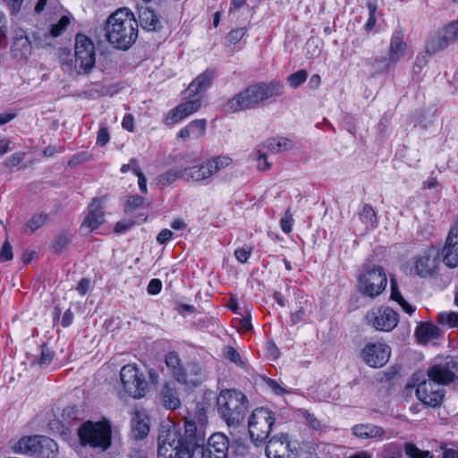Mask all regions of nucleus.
Masks as SVG:
<instances>
[{"label":"nucleus","instance_id":"nucleus-1","mask_svg":"<svg viewBox=\"0 0 458 458\" xmlns=\"http://www.w3.org/2000/svg\"><path fill=\"white\" fill-rule=\"evenodd\" d=\"M105 36L108 43L118 50H128L138 38V22L128 9H120L106 20Z\"/></svg>","mask_w":458,"mask_h":458},{"label":"nucleus","instance_id":"nucleus-2","mask_svg":"<svg viewBox=\"0 0 458 458\" xmlns=\"http://www.w3.org/2000/svg\"><path fill=\"white\" fill-rule=\"evenodd\" d=\"M284 89V84L276 81L250 85L230 98L223 106V111L225 114H233L254 108L269 98L282 96Z\"/></svg>","mask_w":458,"mask_h":458},{"label":"nucleus","instance_id":"nucleus-3","mask_svg":"<svg viewBox=\"0 0 458 458\" xmlns=\"http://www.w3.org/2000/svg\"><path fill=\"white\" fill-rule=\"evenodd\" d=\"M248 404L245 394L233 389L220 392L216 399L218 414L229 427H237L243 421Z\"/></svg>","mask_w":458,"mask_h":458},{"label":"nucleus","instance_id":"nucleus-4","mask_svg":"<svg viewBox=\"0 0 458 458\" xmlns=\"http://www.w3.org/2000/svg\"><path fill=\"white\" fill-rule=\"evenodd\" d=\"M13 449L15 453L38 458H55L58 454L57 444L52 438L44 436L21 437L13 445Z\"/></svg>","mask_w":458,"mask_h":458},{"label":"nucleus","instance_id":"nucleus-5","mask_svg":"<svg viewBox=\"0 0 458 458\" xmlns=\"http://www.w3.org/2000/svg\"><path fill=\"white\" fill-rule=\"evenodd\" d=\"M233 163L229 157L216 156L205 162L183 168L182 180L206 184L211 177Z\"/></svg>","mask_w":458,"mask_h":458},{"label":"nucleus","instance_id":"nucleus-6","mask_svg":"<svg viewBox=\"0 0 458 458\" xmlns=\"http://www.w3.org/2000/svg\"><path fill=\"white\" fill-rule=\"evenodd\" d=\"M387 284L384 268L377 265H365L358 277L357 289L362 295L372 299L379 296Z\"/></svg>","mask_w":458,"mask_h":458},{"label":"nucleus","instance_id":"nucleus-7","mask_svg":"<svg viewBox=\"0 0 458 458\" xmlns=\"http://www.w3.org/2000/svg\"><path fill=\"white\" fill-rule=\"evenodd\" d=\"M82 445L106 450L111 445V426L107 421L83 423L78 430Z\"/></svg>","mask_w":458,"mask_h":458},{"label":"nucleus","instance_id":"nucleus-8","mask_svg":"<svg viewBox=\"0 0 458 458\" xmlns=\"http://www.w3.org/2000/svg\"><path fill=\"white\" fill-rule=\"evenodd\" d=\"M275 423L274 413L267 408L255 409L248 422V429L250 439L255 443L266 440Z\"/></svg>","mask_w":458,"mask_h":458},{"label":"nucleus","instance_id":"nucleus-9","mask_svg":"<svg viewBox=\"0 0 458 458\" xmlns=\"http://www.w3.org/2000/svg\"><path fill=\"white\" fill-rule=\"evenodd\" d=\"M120 378L124 391L134 399L144 397L148 392V384L144 374L136 365H124L120 370Z\"/></svg>","mask_w":458,"mask_h":458},{"label":"nucleus","instance_id":"nucleus-10","mask_svg":"<svg viewBox=\"0 0 458 458\" xmlns=\"http://www.w3.org/2000/svg\"><path fill=\"white\" fill-rule=\"evenodd\" d=\"M96 63L95 46L85 35L78 34L75 38L74 67L78 74L91 72Z\"/></svg>","mask_w":458,"mask_h":458},{"label":"nucleus","instance_id":"nucleus-11","mask_svg":"<svg viewBox=\"0 0 458 458\" xmlns=\"http://www.w3.org/2000/svg\"><path fill=\"white\" fill-rule=\"evenodd\" d=\"M165 364L173 377L180 383L196 386L199 382L200 369L198 365L188 363L183 365L175 352H169L165 359Z\"/></svg>","mask_w":458,"mask_h":458},{"label":"nucleus","instance_id":"nucleus-12","mask_svg":"<svg viewBox=\"0 0 458 458\" xmlns=\"http://www.w3.org/2000/svg\"><path fill=\"white\" fill-rule=\"evenodd\" d=\"M182 451V432L172 425L158 437L157 458H178Z\"/></svg>","mask_w":458,"mask_h":458},{"label":"nucleus","instance_id":"nucleus-13","mask_svg":"<svg viewBox=\"0 0 458 458\" xmlns=\"http://www.w3.org/2000/svg\"><path fill=\"white\" fill-rule=\"evenodd\" d=\"M365 318L368 325L371 326L375 330L382 332H391L397 327L399 322L398 313L386 306L369 310Z\"/></svg>","mask_w":458,"mask_h":458},{"label":"nucleus","instance_id":"nucleus-14","mask_svg":"<svg viewBox=\"0 0 458 458\" xmlns=\"http://www.w3.org/2000/svg\"><path fill=\"white\" fill-rule=\"evenodd\" d=\"M427 375L442 386L458 381V356H448L443 362L431 366Z\"/></svg>","mask_w":458,"mask_h":458},{"label":"nucleus","instance_id":"nucleus-15","mask_svg":"<svg viewBox=\"0 0 458 458\" xmlns=\"http://www.w3.org/2000/svg\"><path fill=\"white\" fill-rule=\"evenodd\" d=\"M458 40V20L451 21L440 30L428 41V53L434 54L447 48Z\"/></svg>","mask_w":458,"mask_h":458},{"label":"nucleus","instance_id":"nucleus-16","mask_svg":"<svg viewBox=\"0 0 458 458\" xmlns=\"http://www.w3.org/2000/svg\"><path fill=\"white\" fill-rule=\"evenodd\" d=\"M391 355L390 347L384 343H369L360 351L363 361L371 368H381Z\"/></svg>","mask_w":458,"mask_h":458},{"label":"nucleus","instance_id":"nucleus-17","mask_svg":"<svg viewBox=\"0 0 458 458\" xmlns=\"http://www.w3.org/2000/svg\"><path fill=\"white\" fill-rule=\"evenodd\" d=\"M416 395L423 403L437 407L442 403L445 394L442 385L428 377L417 386Z\"/></svg>","mask_w":458,"mask_h":458},{"label":"nucleus","instance_id":"nucleus-18","mask_svg":"<svg viewBox=\"0 0 458 458\" xmlns=\"http://www.w3.org/2000/svg\"><path fill=\"white\" fill-rule=\"evenodd\" d=\"M266 455L267 458H296V447L292 448L286 435H276L267 442Z\"/></svg>","mask_w":458,"mask_h":458},{"label":"nucleus","instance_id":"nucleus-19","mask_svg":"<svg viewBox=\"0 0 458 458\" xmlns=\"http://www.w3.org/2000/svg\"><path fill=\"white\" fill-rule=\"evenodd\" d=\"M105 198H94L88 207L89 214L85 217L82 227L89 231L96 230L104 223V205Z\"/></svg>","mask_w":458,"mask_h":458},{"label":"nucleus","instance_id":"nucleus-20","mask_svg":"<svg viewBox=\"0 0 458 458\" xmlns=\"http://www.w3.org/2000/svg\"><path fill=\"white\" fill-rule=\"evenodd\" d=\"M229 440L223 433L212 434L206 447L208 458H229Z\"/></svg>","mask_w":458,"mask_h":458},{"label":"nucleus","instance_id":"nucleus-21","mask_svg":"<svg viewBox=\"0 0 458 458\" xmlns=\"http://www.w3.org/2000/svg\"><path fill=\"white\" fill-rule=\"evenodd\" d=\"M437 259L433 250H428L423 255L414 259L415 274L420 277H429L436 274Z\"/></svg>","mask_w":458,"mask_h":458},{"label":"nucleus","instance_id":"nucleus-22","mask_svg":"<svg viewBox=\"0 0 458 458\" xmlns=\"http://www.w3.org/2000/svg\"><path fill=\"white\" fill-rule=\"evenodd\" d=\"M205 438L206 436L202 428H199L193 420H185L184 434L183 436L182 435V447L195 444H204Z\"/></svg>","mask_w":458,"mask_h":458},{"label":"nucleus","instance_id":"nucleus-23","mask_svg":"<svg viewBox=\"0 0 458 458\" xmlns=\"http://www.w3.org/2000/svg\"><path fill=\"white\" fill-rule=\"evenodd\" d=\"M207 128V121L205 119H197L189 123L185 127L182 128L177 136L182 141H187L191 139L197 140L201 138Z\"/></svg>","mask_w":458,"mask_h":458},{"label":"nucleus","instance_id":"nucleus-24","mask_svg":"<svg viewBox=\"0 0 458 458\" xmlns=\"http://www.w3.org/2000/svg\"><path fill=\"white\" fill-rule=\"evenodd\" d=\"M403 33L401 30L394 31L388 52V61L390 64H396L405 54L407 45L403 40Z\"/></svg>","mask_w":458,"mask_h":458},{"label":"nucleus","instance_id":"nucleus-25","mask_svg":"<svg viewBox=\"0 0 458 458\" xmlns=\"http://www.w3.org/2000/svg\"><path fill=\"white\" fill-rule=\"evenodd\" d=\"M352 434L361 439L379 438L386 434L382 427L371 424H357L352 428Z\"/></svg>","mask_w":458,"mask_h":458},{"label":"nucleus","instance_id":"nucleus-26","mask_svg":"<svg viewBox=\"0 0 458 458\" xmlns=\"http://www.w3.org/2000/svg\"><path fill=\"white\" fill-rule=\"evenodd\" d=\"M440 335V329L433 323H421L415 330V336L420 344H426L431 340L437 339Z\"/></svg>","mask_w":458,"mask_h":458},{"label":"nucleus","instance_id":"nucleus-27","mask_svg":"<svg viewBox=\"0 0 458 458\" xmlns=\"http://www.w3.org/2000/svg\"><path fill=\"white\" fill-rule=\"evenodd\" d=\"M149 426L147 416L142 411H135L131 419V435L135 439H142L148 436Z\"/></svg>","mask_w":458,"mask_h":458},{"label":"nucleus","instance_id":"nucleus-28","mask_svg":"<svg viewBox=\"0 0 458 458\" xmlns=\"http://www.w3.org/2000/svg\"><path fill=\"white\" fill-rule=\"evenodd\" d=\"M214 78V72L210 70L205 71L199 75L188 87L187 92L189 97H195L202 90L207 89Z\"/></svg>","mask_w":458,"mask_h":458},{"label":"nucleus","instance_id":"nucleus-29","mask_svg":"<svg viewBox=\"0 0 458 458\" xmlns=\"http://www.w3.org/2000/svg\"><path fill=\"white\" fill-rule=\"evenodd\" d=\"M260 148L267 154H279L293 148V143L286 138H273L266 140Z\"/></svg>","mask_w":458,"mask_h":458},{"label":"nucleus","instance_id":"nucleus-30","mask_svg":"<svg viewBox=\"0 0 458 458\" xmlns=\"http://www.w3.org/2000/svg\"><path fill=\"white\" fill-rule=\"evenodd\" d=\"M139 20L141 28L147 31H157L161 28L157 15L149 8H145L140 11Z\"/></svg>","mask_w":458,"mask_h":458},{"label":"nucleus","instance_id":"nucleus-31","mask_svg":"<svg viewBox=\"0 0 458 458\" xmlns=\"http://www.w3.org/2000/svg\"><path fill=\"white\" fill-rule=\"evenodd\" d=\"M164 406L168 410H176L181 406V400L175 387L166 383L161 391Z\"/></svg>","mask_w":458,"mask_h":458},{"label":"nucleus","instance_id":"nucleus-32","mask_svg":"<svg viewBox=\"0 0 458 458\" xmlns=\"http://www.w3.org/2000/svg\"><path fill=\"white\" fill-rule=\"evenodd\" d=\"M12 52L16 58H27L31 53V44L29 38L23 36L15 38Z\"/></svg>","mask_w":458,"mask_h":458},{"label":"nucleus","instance_id":"nucleus-33","mask_svg":"<svg viewBox=\"0 0 458 458\" xmlns=\"http://www.w3.org/2000/svg\"><path fill=\"white\" fill-rule=\"evenodd\" d=\"M360 221L366 225L367 229H372L377 224V215L373 208L368 204L363 205L359 212Z\"/></svg>","mask_w":458,"mask_h":458},{"label":"nucleus","instance_id":"nucleus-34","mask_svg":"<svg viewBox=\"0 0 458 458\" xmlns=\"http://www.w3.org/2000/svg\"><path fill=\"white\" fill-rule=\"evenodd\" d=\"M181 454L186 456V458H204L207 452L204 444H195L182 447Z\"/></svg>","mask_w":458,"mask_h":458},{"label":"nucleus","instance_id":"nucleus-35","mask_svg":"<svg viewBox=\"0 0 458 458\" xmlns=\"http://www.w3.org/2000/svg\"><path fill=\"white\" fill-rule=\"evenodd\" d=\"M403 450L405 454L410 458H434L429 451H422L413 443H405Z\"/></svg>","mask_w":458,"mask_h":458},{"label":"nucleus","instance_id":"nucleus-36","mask_svg":"<svg viewBox=\"0 0 458 458\" xmlns=\"http://www.w3.org/2000/svg\"><path fill=\"white\" fill-rule=\"evenodd\" d=\"M183 169H170L158 176V182L163 185H169L178 179H182Z\"/></svg>","mask_w":458,"mask_h":458},{"label":"nucleus","instance_id":"nucleus-37","mask_svg":"<svg viewBox=\"0 0 458 458\" xmlns=\"http://www.w3.org/2000/svg\"><path fill=\"white\" fill-rule=\"evenodd\" d=\"M437 322L449 327H458V312H441L437 316Z\"/></svg>","mask_w":458,"mask_h":458},{"label":"nucleus","instance_id":"nucleus-38","mask_svg":"<svg viewBox=\"0 0 458 458\" xmlns=\"http://www.w3.org/2000/svg\"><path fill=\"white\" fill-rule=\"evenodd\" d=\"M307 71L301 69L289 75L286 81L291 88L297 89L307 81Z\"/></svg>","mask_w":458,"mask_h":458},{"label":"nucleus","instance_id":"nucleus-39","mask_svg":"<svg viewBox=\"0 0 458 458\" xmlns=\"http://www.w3.org/2000/svg\"><path fill=\"white\" fill-rule=\"evenodd\" d=\"M72 236L69 233H63L58 234L53 241L52 246L55 252H62L71 243Z\"/></svg>","mask_w":458,"mask_h":458},{"label":"nucleus","instance_id":"nucleus-40","mask_svg":"<svg viewBox=\"0 0 458 458\" xmlns=\"http://www.w3.org/2000/svg\"><path fill=\"white\" fill-rule=\"evenodd\" d=\"M201 106V101L199 98H194L185 103L181 104L179 106L182 111L185 117L191 115V114L197 112Z\"/></svg>","mask_w":458,"mask_h":458},{"label":"nucleus","instance_id":"nucleus-41","mask_svg":"<svg viewBox=\"0 0 458 458\" xmlns=\"http://www.w3.org/2000/svg\"><path fill=\"white\" fill-rule=\"evenodd\" d=\"M48 219V216L46 214H37L33 216L27 224L30 233H34L37 229L43 226Z\"/></svg>","mask_w":458,"mask_h":458},{"label":"nucleus","instance_id":"nucleus-42","mask_svg":"<svg viewBox=\"0 0 458 458\" xmlns=\"http://www.w3.org/2000/svg\"><path fill=\"white\" fill-rule=\"evenodd\" d=\"M186 118L181 110L180 106H176L170 110L165 118V123L168 126L174 125L182 119Z\"/></svg>","mask_w":458,"mask_h":458},{"label":"nucleus","instance_id":"nucleus-43","mask_svg":"<svg viewBox=\"0 0 458 458\" xmlns=\"http://www.w3.org/2000/svg\"><path fill=\"white\" fill-rule=\"evenodd\" d=\"M71 21L68 16H63L57 23L53 24L50 29V34L54 38L59 37L66 30Z\"/></svg>","mask_w":458,"mask_h":458},{"label":"nucleus","instance_id":"nucleus-44","mask_svg":"<svg viewBox=\"0 0 458 458\" xmlns=\"http://www.w3.org/2000/svg\"><path fill=\"white\" fill-rule=\"evenodd\" d=\"M301 414L310 428L315 430H322L323 424L314 414L306 410L301 411Z\"/></svg>","mask_w":458,"mask_h":458},{"label":"nucleus","instance_id":"nucleus-45","mask_svg":"<svg viewBox=\"0 0 458 458\" xmlns=\"http://www.w3.org/2000/svg\"><path fill=\"white\" fill-rule=\"evenodd\" d=\"M246 32V28H238L232 30L225 38L226 41L229 44H236L244 37Z\"/></svg>","mask_w":458,"mask_h":458},{"label":"nucleus","instance_id":"nucleus-46","mask_svg":"<svg viewBox=\"0 0 458 458\" xmlns=\"http://www.w3.org/2000/svg\"><path fill=\"white\" fill-rule=\"evenodd\" d=\"M53 358L54 352L47 346H42L41 354L38 363L40 367L47 366L51 363Z\"/></svg>","mask_w":458,"mask_h":458},{"label":"nucleus","instance_id":"nucleus-47","mask_svg":"<svg viewBox=\"0 0 458 458\" xmlns=\"http://www.w3.org/2000/svg\"><path fill=\"white\" fill-rule=\"evenodd\" d=\"M267 153L266 150L261 148L258 149V169L260 171H265L270 168L271 165L267 161Z\"/></svg>","mask_w":458,"mask_h":458},{"label":"nucleus","instance_id":"nucleus-48","mask_svg":"<svg viewBox=\"0 0 458 458\" xmlns=\"http://www.w3.org/2000/svg\"><path fill=\"white\" fill-rule=\"evenodd\" d=\"M267 386L276 394L282 395L286 393H290L284 389L276 380L272 378H266Z\"/></svg>","mask_w":458,"mask_h":458},{"label":"nucleus","instance_id":"nucleus-49","mask_svg":"<svg viewBox=\"0 0 458 458\" xmlns=\"http://www.w3.org/2000/svg\"><path fill=\"white\" fill-rule=\"evenodd\" d=\"M251 253H252L251 248L243 247V248L235 250L234 257L239 262L245 263L251 256Z\"/></svg>","mask_w":458,"mask_h":458},{"label":"nucleus","instance_id":"nucleus-50","mask_svg":"<svg viewBox=\"0 0 458 458\" xmlns=\"http://www.w3.org/2000/svg\"><path fill=\"white\" fill-rule=\"evenodd\" d=\"M293 219L292 215L290 214L289 211H286L284 216L282 217L280 220V227L282 231L285 233H291L293 229Z\"/></svg>","mask_w":458,"mask_h":458},{"label":"nucleus","instance_id":"nucleus-51","mask_svg":"<svg viewBox=\"0 0 458 458\" xmlns=\"http://www.w3.org/2000/svg\"><path fill=\"white\" fill-rule=\"evenodd\" d=\"M13 248L8 241H5L0 251V261H9L13 259Z\"/></svg>","mask_w":458,"mask_h":458},{"label":"nucleus","instance_id":"nucleus-52","mask_svg":"<svg viewBox=\"0 0 458 458\" xmlns=\"http://www.w3.org/2000/svg\"><path fill=\"white\" fill-rule=\"evenodd\" d=\"M306 312L303 305H300V307L291 313L290 319L292 325H296L301 321H303L305 318Z\"/></svg>","mask_w":458,"mask_h":458},{"label":"nucleus","instance_id":"nucleus-53","mask_svg":"<svg viewBox=\"0 0 458 458\" xmlns=\"http://www.w3.org/2000/svg\"><path fill=\"white\" fill-rule=\"evenodd\" d=\"M133 173L138 177V183L139 188L143 193H147L148 188H147V180L143 174V173L140 171L139 165L133 166Z\"/></svg>","mask_w":458,"mask_h":458},{"label":"nucleus","instance_id":"nucleus-54","mask_svg":"<svg viewBox=\"0 0 458 458\" xmlns=\"http://www.w3.org/2000/svg\"><path fill=\"white\" fill-rule=\"evenodd\" d=\"M443 454L441 458H458V448L448 447L446 444L440 446Z\"/></svg>","mask_w":458,"mask_h":458},{"label":"nucleus","instance_id":"nucleus-55","mask_svg":"<svg viewBox=\"0 0 458 458\" xmlns=\"http://www.w3.org/2000/svg\"><path fill=\"white\" fill-rule=\"evenodd\" d=\"M109 132L105 127H102L98 131L97 144L99 146H105L109 141Z\"/></svg>","mask_w":458,"mask_h":458},{"label":"nucleus","instance_id":"nucleus-56","mask_svg":"<svg viewBox=\"0 0 458 458\" xmlns=\"http://www.w3.org/2000/svg\"><path fill=\"white\" fill-rule=\"evenodd\" d=\"M6 20L4 14L0 12V46L6 44Z\"/></svg>","mask_w":458,"mask_h":458},{"label":"nucleus","instance_id":"nucleus-57","mask_svg":"<svg viewBox=\"0 0 458 458\" xmlns=\"http://www.w3.org/2000/svg\"><path fill=\"white\" fill-rule=\"evenodd\" d=\"M23 160V154L16 153L10 156L4 162L5 166L14 167Z\"/></svg>","mask_w":458,"mask_h":458},{"label":"nucleus","instance_id":"nucleus-58","mask_svg":"<svg viewBox=\"0 0 458 458\" xmlns=\"http://www.w3.org/2000/svg\"><path fill=\"white\" fill-rule=\"evenodd\" d=\"M162 288V283L159 279H152L148 285V293L155 295L160 293Z\"/></svg>","mask_w":458,"mask_h":458},{"label":"nucleus","instance_id":"nucleus-59","mask_svg":"<svg viewBox=\"0 0 458 458\" xmlns=\"http://www.w3.org/2000/svg\"><path fill=\"white\" fill-rule=\"evenodd\" d=\"M404 298L401 294L400 291L397 288V284L394 280H391V300L399 303Z\"/></svg>","mask_w":458,"mask_h":458},{"label":"nucleus","instance_id":"nucleus-60","mask_svg":"<svg viewBox=\"0 0 458 458\" xmlns=\"http://www.w3.org/2000/svg\"><path fill=\"white\" fill-rule=\"evenodd\" d=\"M173 232L169 229H163L157 236V242L160 244H165L171 240Z\"/></svg>","mask_w":458,"mask_h":458},{"label":"nucleus","instance_id":"nucleus-61","mask_svg":"<svg viewBox=\"0 0 458 458\" xmlns=\"http://www.w3.org/2000/svg\"><path fill=\"white\" fill-rule=\"evenodd\" d=\"M144 199L140 196H131L129 198L127 204L131 209H136L142 206Z\"/></svg>","mask_w":458,"mask_h":458},{"label":"nucleus","instance_id":"nucleus-62","mask_svg":"<svg viewBox=\"0 0 458 458\" xmlns=\"http://www.w3.org/2000/svg\"><path fill=\"white\" fill-rule=\"evenodd\" d=\"M225 356L227 359H229L231 361L238 364L241 362V357H240V354L238 353V352L233 348V347H228L227 350H226V352H225Z\"/></svg>","mask_w":458,"mask_h":458},{"label":"nucleus","instance_id":"nucleus-63","mask_svg":"<svg viewBox=\"0 0 458 458\" xmlns=\"http://www.w3.org/2000/svg\"><path fill=\"white\" fill-rule=\"evenodd\" d=\"M89 288L90 281L87 278H82L77 285V291L81 295H85L89 292Z\"/></svg>","mask_w":458,"mask_h":458},{"label":"nucleus","instance_id":"nucleus-64","mask_svg":"<svg viewBox=\"0 0 458 458\" xmlns=\"http://www.w3.org/2000/svg\"><path fill=\"white\" fill-rule=\"evenodd\" d=\"M122 126L123 129L132 131L133 130V117L131 114H126L123 117V120L122 122Z\"/></svg>","mask_w":458,"mask_h":458}]
</instances>
